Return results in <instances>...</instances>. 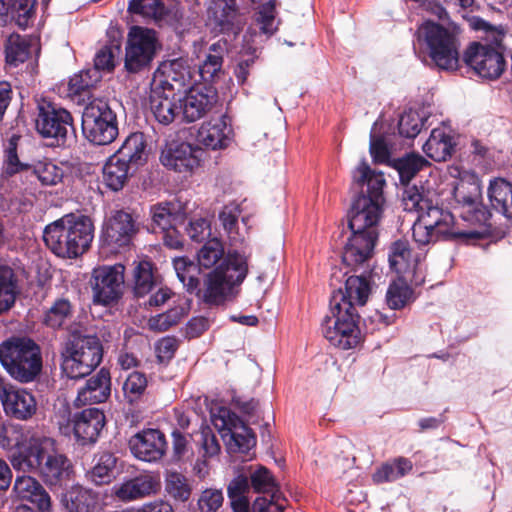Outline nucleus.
Instances as JSON below:
<instances>
[{
  "instance_id": "nucleus-1",
  "label": "nucleus",
  "mask_w": 512,
  "mask_h": 512,
  "mask_svg": "<svg viewBox=\"0 0 512 512\" xmlns=\"http://www.w3.org/2000/svg\"><path fill=\"white\" fill-rule=\"evenodd\" d=\"M371 289L369 275L364 270L361 275L347 278L344 291L339 289L333 293L330 315L322 322V333L331 345L348 350L359 344L361 334L355 305H365Z\"/></svg>"
},
{
  "instance_id": "nucleus-2",
  "label": "nucleus",
  "mask_w": 512,
  "mask_h": 512,
  "mask_svg": "<svg viewBox=\"0 0 512 512\" xmlns=\"http://www.w3.org/2000/svg\"><path fill=\"white\" fill-rule=\"evenodd\" d=\"M201 268L209 269L220 264L209 272L204 279L202 300L209 305H222L232 296L235 286L241 284L248 272L245 256L229 253L224 258V248L220 240H208L197 254Z\"/></svg>"
},
{
  "instance_id": "nucleus-3",
  "label": "nucleus",
  "mask_w": 512,
  "mask_h": 512,
  "mask_svg": "<svg viewBox=\"0 0 512 512\" xmlns=\"http://www.w3.org/2000/svg\"><path fill=\"white\" fill-rule=\"evenodd\" d=\"M435 194L424 187H406L402 196V205L407 212H416L417 219L412 226L414 241L426 246L439 240L470 238L471 233L457 230L454 216L433 203Z\"/></svg>"
},
{
  "instance_id": "nucleus-4",
  "label": "nucleus",
  "mask_w": 512,
  "mask_h": 512,
  "mask_svg": "<svg viewBox=\"0 0 512 512\" xmlns=\"http://www.w3.org/2000/svg\"><path fill=\"white\" fill-rule=\"evenodd\" d=\"M10 460L14 469L38 473L49 485L67 480L71 471L70 460L57 450L50 437H32Z\"/></svg>"
},
{
  "instance_id": "nucleus-5",
  "label": "nucleus",
  "mask_w": 512,
  "mask_h": 512,
  "mask_svg": "<svg viewBox=\"0 0 512 512\" xmlns=\"http://www.w3.org/2000/svg\"><path fill=\"white\" fill-rule=\"evenodd\" d=\"M353 181L359 185L366 183L367 189L353 201L349 212V228L352 232L378 236L377 226L382 217L385 202L383 174L372 171L363 160L353 172Z\"/></svg>"
},
{
  "instance_id": "nucleus-6",
  "label": "nucleus",
  "mask_w": 512,
  "mask_h": 512,
  "mask_svg": "<svg viewBox=\"0 0 512 512\" xmlns=\"http://www.w3.org/2000/svg\"><path fill=\"white\" fill-rule=\"evenodd\" d=\"M93 237V223L83 215L67 214L48 224L43 231L45 245L61 258L82 255L90 247Z\"/></svg>"
},
{
  "instance_id": "nucleus-7",
  "label": "nucleus",
  "mask_w": 512,
  "mask_h": 512,
  "mask_svg": "<svg viewBox=\"0 0 512 512\" xmlns=\"http://www.w3.org/2000/svg\"><path fill=\"white\" fill-rule=\"evenodd\" d=\"M474 27L483 30L485 36L473 42L466 50L464 60L475 73L488 80L498 79L507 67L503 40L506 32L502 26L494 27L482 19H475Z\"/></svg>"
},
{
  "instance_id": "nucleus-8",
  "label": "nucleus",
  "mask_w": 512,
  "mask_h": 512,
  "mask_svg": "<svg viewBox=\"0 0 512 512\" xmlns=\"http://www.w3.org/2000/svg\"><path fill=\"white\" fill-rule=\"evenodd\" d=\"M103 347L95 335H73L61 350V369L70 379H81L101 363Z\"/></svg>"
},
{
  "instance_id": "nucleus-9",
  "label": "nucleus",
  "mask_w": 512,
  "mask_h": 512,
  "mask_svg": "<svg viewBox=\"0 0 512 512\" xmlns=\"http://www.w3.org/2000/svg\"><path fill=\"white\" fill-rule=\"evenodd\" d=\"M0 362L14 379L28 383L42 368L39 346L28 338H12L0 345Z\"/></svg>"
},
{
  "instance_id": "nucleus-10",
  "label": "nucleus",
  "mask_w": 512,
  "mask_h": 512,
  "mask_svg": "<svg viewBox=\"0 0 512 512\" xmlns=\"http://www.w3.org/2000/svg\"><path fill=\"white\" fill-rule=\"evenodd\" d=\"M82 131L95 145H108L118 136V121L110 105L101 99L91 101L82 113Z\"/></svg>"
},
{
  "instance_id": "nucleus-11",
  "label": "nucleus",
  "mask_w": 512,
  "mask_h": 512,
  "mask_svg": "<svg viewBox=\"0 0 512 512\" xmlns=\"http://www.w3.org/2000/svg\"><path fill=\"white\" fill-rule=\"evenodd\" d=\"M418 34L426 42L432 60L440 69L453 71L458 68V42L452 33L439 24L427 21L419 28Z\"/></svg>"
},
{
  "instance_id": "nucleus-12",
  "label": "nucleus",
  "mask_w": 512,
  "mask_h": 512,
  "mask_svg": "<svg viewBox=\"0 0 512 512\" xmlns=\"http://www.w3.org/2000/svg\"><path fill=\"white\" fill-rule=\"evenodd\" d=\"M160 44L154 30L134 26L128 33L125 47V68L137 73L149 67Z\"/></svg>"
},
{
  "instance_id": "nucleus-13",
  "label": "nucleus",
  "mask_w": 512,
  "mask_h": 512,
  "mask_svg": "<svg viewBox=\"0 0 512 512\" xmlns=\"http://www.w3.org/2000/svg\"><path fill=\"white\" fill-rule=\"evenodd\" d=\"M215 427L221 432V436L230 453H248L256 445V436L253 431L229 409L221 408L214 415Z\"/></svg>"
},
{
  "instance_id": "nucleus-14",
  "label": "nucleus",
  "mask_w": 512,
  "mask_h": 512,
  "mask_svg": "<svg viewBox=\"0 0 512 512\" xmlns=\"http://www.w3.org/2000/svg\"><path fill=\"white\" fill-rule=\"evenodd\" d=\"M124 271L121 264L103 265L93 269L90 280L95 303L108 305L118 301L124 290Z\"/></svg>"
},
{
  "instance_id": "nucleus-15",
  "label": "nucleus",
  "mask_w": 512,
  "mask_h": 512,
  "mask_svg": "<svg viewBox=\"0 0 512 512\" xmlns=\"http://www.w3.org/2000/svg\"><path fill=\"white\" fill-rule=\"evenodd\" d=\"M37 109L38 114L35 119L37 132L43 138H52L58 144L63 143L68 132L73 130V118L70 112L50 102L38 104Z\"/></svg>"
},
{
  "instance_id": "nucleus-16",
  "label": "nucleus",
  "mask_w": 512,
  "mask_h": 512,
  "mask_svg": "<svg viewBox=\"0 0 512 512\" xmlns=\"http://www.w3.org/2000/svg\"><path fill=\"white\" fill-rule=\"evenodd\" d=\"M161 489L158 473L146 471L125 479L113 487V495L120 501L129 503L156 495Z\"/></svg>"
},
{
  "instance_id": "nucleus-17",
  "label": "nucleus",
  "mask_w": 512,
  "mask_h": 512,
  "mask_svg": "<svg viewBox=\"0 0 512 512\" xmlns=\"http://www.w3.org/2000/svg\"><path fill=\"white\" fill-rule=\"evenodd\" d=\"M132 455L143 462L157 463L167 451L165 435L158 429H144L130 437L128 441Z\"/></svg>"
},
{
  "instance_id": "nucleus-18",
  "label": "nucleus",
  "mask_w": 512,
  "mask_h": 512,
  "mask_svg": "<svg viewBox=\"0 0 512 512\" xmlns=\"http://www.w3.org/2000/svg\"><path fill=\"white\" fill-rule=\"evenodd\" d=\"M198 147L186 142L172 141L161 151L160 162L163 166L179 173H188L199 166Z\"/></svg>"
},
{
  "instance_id": "nucleus-19",
  "label": "nucleus",
  "mask_w": 512,
  "mask_h": 512,
  "mask_svg": "<svg viewBox=\"0 0 512 512\" xmlns=\"http://www.w3.org/2000/svg\"><path fill=\"white\" fill-rule=\"evenodd\" d=\"M377 237L369 233L352 232L342 253L343 263L353 270L369 268Z\"/></svg>"
},
{
  "instance_id": "nucleus-20",
  "label": "nucleus",
  "mask_w": 512,
  "mask_h": 512,
  "mask_svg": "<svg viewBox=\"0 0 512 512\" xmlns=\"http://www.w3.org/2000/svg\"><path fill=\"white\" fill-rule=\"evenodd\" d=\"M137 229L132 215L126 211H117L106 223L102 241L111 251H117L130 244Z\"/></svg>"
},
{
  "instance_id": "nucleus-21",
  "label": "nucleus",
  "mask_w": 512,
  "mask_h": 512,
  "mask_svg": "<svg viewBox=\"0 0 512 512\" xmlns=\"http://www.w3.org/2000/svg\"><path fill=\"white\" fill-rule=\"evenodd\" d=\"M215 102L216 92L208 86L193 87L182 98L178 99L183 120L188 123L205 116Z\"/></svg>"
},
{
  "instance_id": "nucleus-22",
  "label": "nucleus",
  "mask_w": 512,
  "mask_h": 512,
  "mask_svg": "<svg viewBox=\"0 0 512 512\" xmlns=\"http://www.w3.org/2000/svg\"><path fill=\"white\" fill-rule=\"evenodd\" d=\"M0 399L5 413L19 420L31 418L37 409V403L32 393L12 385L2 388Z\"/></svg>"
},
{
  "instance_id": "nucleus-23",
  "label": "nucleus",
  "mask_w": 512,
  "mask_h": 512,
  "mask_svg": "<svg viewBox=\"0 0 512 512\" xmlns=\"http://www.w3.org/2000/svg\"><path fill=\"white\" fill-rule=\"evenodd\" d=\"M74 436L81 445L95 443L105 425V415L98 408H87L72 418Z\"/></svg>"
},
{
  "instance_id": "nucleus-24",
  "label": "nucleus",
  "mask_w": 512,
  "mask_h": 512,
  "mask_svg": "<svg viewBox=\"0 0 512 512\" xmlns=\"http://www.w3.org/2000/svg\"><path fill=\"white\" fill-rule=\"evenodd\" d=\"M232 138V125L226 115L202 123L197 134V141L211 150L227 148Z\"/></svg>"
},
{
  "instance_id": "nucleus-25",
  "label": "nucleus",
  "mask_w": 512,
  "mask_h": 512,
  "mask_svg": "<svg viewBox=\"0 0 512 512\" xmlns=\"http://www.w3.org/2000/svg\"><path fill=\"white\" fill-rule=\"evenodd\" d=\"M111 394V377L107 369L101 368L98 373L86 381L79 389L75 399L76 406L105 402Z\"/></svg>"
},
{
  "instance_id": "nucleus-26",
  "label": "nucleus",
  "mask_w": 512,
  "mask_h": 512,
  "mask_svg": "<svg viewBox=\"0 0 512 512\" xmlns=\"http://www.w3.org/2000/svg\"><path fill=\"white\" fill-rule=\"evenodd\" d=\"M62 503L68 512H101V495L80 485H74L62 497Z\"/></svg>"
},
{
  "instance_id": "nucleus-27",
  "label": "nucleus",
  "mask_w": 512,
  "mask_h": 512,
  "mask_svg": "<svg viewBox=\"0 0 512 512\" xmlns=\"http://www.w3.org/2000/svg\"><path fill=\"white\" fill-rule=\"evenodd\" d=\"M13 491L24 501L33 504L41 512H50L51 499L44 487L31 476H18Z\"/></svg>"
},
{
  "instance_id": "nucleus-28",
  "label": "nucleus",
  "mask_w": 512,
  "mask_h": 512,
  "mask_svg": "<svg viewBox=\"0 0 512 512\" xmlns=\"http://www.w3.org/2000/svg\"><path fill=\"white\" fill-rule=\"evenodd\" d=\"M453 197L455 201L468 208V212L473 211L478 221L481 218L486 219V212L478 210V198L480 196V186L477 179L473 176L460 178L453 182Z\"/></svg>"
},
{
  "instance_id": "nucleus-29",
  "label": "nucleus",
  "mask_w": 512,
  "mask_h": 512,
  "mask_svg": "<svg viewBox=\"0 0 512 512\" xmlns=\"http://www.w3.org/2000/svg\"><path fill=\"white\" fill-rule=\"evenodd\" d=\"M388 261L391 269L402 277L414 273L418 265V259L412 255L406 240H397L391 244Z\"/></svg>"
},
{
  "instance_id": "nucleus-30",
  "label": "nucleus",
  "mask_w": 512,
  "mask_h": 512,
  "mask_svg": "<svg viewBox=\"0 0 512 512\" xmlns=\"http://www.w3.org/2000/svg\"><path fill=\"white\" fill-rule=\"evenodd\" d=\"M4 61L9 68H17L31 55L30 40L18 33H11L3 42Z\"/></svg>"
},
{
  "instance_id": "nucleus-31",
  "label": "nucleus",
  "mask_w": 512,
  "mask_h": 512,
  "mask_svg": "<svg viewBox=\"0 0 512 512\" xmlns=\"http://www.w3.org/2000/svg\"><path fill=\"white\" fill-rule=\"evenodd\" d=\"M452 136L444 128H434L423 145L424 153L434 161H446L454 150Z\"/></svg>"
},
{
  "instance_id": "nucleus-32",
  "label": "nucleus",
  "mask_w": 512,
  "mask_h": 512,
  "mask_svg": "<svg viewBox=\"0 0 512 512\" xmlns=\"http://www.w3.org/2000/svg\"><path fill=\"white\" fill-rule=\"evenodd\" d=\"M175 96L164 94L159 88H151L150 105L155 119L163 124L169 125L180 113L179 105L174 101Z\"/></svg>"
},
{
  "instance_id": "nucleus-33",
  "label": "nucleus",
  "mask_w": 512,
  "mask_h": 512,
  "mask_svg": "<svg viewBox=\"0 0 512 512\" xmlns=\"http://www.w3.org/2000/svg\"><path fill=\"white\" fill-rule=\"evenodd\" d=\"M113 156L130 167L143 165L146 162V142L143 133L130 134Z\"/></svg>"
},
{
  "instance_id": "nucleus-34",
  "label": "nucleus",
  "mask_w": 512,
  "mask_h": 512,
  "mask_svg": "<svg viewBox=\"0 0 512 512\" xmlns=\"http://www.w3.org/2000/svg\"><path fill=\"white\" fill-rule=\"evenodd\" d=\"M488 197L494 210L512 219V185L502 178L490 181Z\"/></svg>"
},
{
  "instance_id": "nucleus-35",
  "label": "nucleus",
  "mask_w": 512,
  "mask_h": 512,
  "mask_svg": "<svg viewBox=\"0 0 512 512\" xmlns=\"http://www.w3.org/2000/svg\"><path fill=\"white\" fill-rule=\"evenodd\" d=\"M159 286L153 265L149 261H140L133 269V292L137 298L144 297Z\"/></svg>"
},
{
  "instance_id": "nucleus-36",
  "label": "nucleus",
  "mask_w": 512,
  "mask_h": 512,
  "mask_svg": "<svg viewBox=\"0 0 512 512\" xmlns=\"http://www.w3.org/2000/svg\"><path fill=\"white\" fill-rule=\"evenodd\" d=\"M226 42L217 41L213 43L206 54L205 60L199 66V73L205 82H210L221 71L223 56L226 52Z\"/></svg>"
},
{
  "instance_id": "nucleus-37",
  "label": "nucleus",
  "mask_w": 512,
  "mask_h": 512,
  "mask_svg": "<svg viewBox=\"0 0 512 512\" xmlns=\"http://www.w3.org/2000/svg\"><path fill=\"white\" fill-rule=\"evenodd\" d=\"M130 166L115 156H111L103 167V181L105 185L113 190H121L127 179Z\"/></svg>"
},
{
  "instance_id": "nucleus-38",
  "label": "nucleus",
  "mask_w": 512,
  "mask_h": 512,
  "mask_svg": "<svg viewBox=\"0 0 512 512\" xmlns=\"http://www.w3.org/2000/svg\"><path fill=\"white\" fill-rule=\"evenodd\" d=\"M127 10L130 14L145 19L161 22L168 14V9L161 0H130Z\"/></svg>"
},
{
  "instance_id": "nucleus-39",
  "label": "nucleus",
  "mask_w": 512,
  "mask_h": 512,
  "mask_svg": "<svg viewBox=\"0 0 512 512\" xmlns=\"http://www.w3.org/2000/svg\"><path fill=\"white\" fill-rule=\"evenodd\" d=\"M73 317V306L66 298H57L44 314L43 323L53 329L68 324Z\"/></svg>"
},
{
  "instance_id": "nucleus-40",
  "label": "nucleus",
  "mask_w": 512,
  "mask_h": 512,
  "mask_svg": "<svg viewBox=\"0 0 512 512\" xmlns=\"http://www.w3.org/2000/svg\"><path fill=\"white\" fill-rule=\"evenodd\" d=\"M150 216L154 232L166 231L174 227L179 218L176 205L171 202H161L152 205L150 208Z\"/></svg>"
},
{
  "instance_id": "nucleus-41",
  "label": "nucleus",
  "mask_w": 512,
  "mask_h": 512,
  "mask_svg": "<svg viewBox=\"0 0 512 512\" xmlns=\"http://www.w3.org/2000/svg\"><path fill=\"white\" fill-rule=\"evenodd\" d=\"M176 275L186 290L190 293L200 295L199 279L197 277V266L187 257H178L173 260Z\"/></svg>"
},
{
  "instance_id": "nucleus-42",
  "label": "nucleus",
  "mask_w": 512,
  "mask_h": 512,
  "mask_svg": "<svg viewBox=\"0 0 512 512\" xmlns=\"http://www.w3.org/2000/svg\"><path fill=\"white\" fill-rule=\"evenodd\" d=\"M240 208L238 205H226L219 213V220L226 234L232 243L243 242L245 239V230L239 227Z\"/></svg>"
},
{
  "instance_id": "nucleus-43",
  "label": "nucleus",
  "mask_w": 512,
  "mask_h": 512,
  "mask_svg": "<svg viewBox=\"0 0 512 512\" xmlns=\"http://www.w3.org/2000/svg\"><path fill=\"white\" fill-rule=\"evenodd\" d=\"M166 493L177 502L190 499L192 488L185 475L177 471H167L164 479Z\"/></svg>"
},
{
  "instance_id": "nucleus-44",
  "label": "nucleus",
  "mask_w": 512,
  "mask_h": 512,
  "mask_svg": "<svg viewBox=\"0 0 512 512\" xmlns=\"http://www.w3.org/2000/svg\"><path fill=\"white\" fill-rule=\"evenodd\" d=\"M17 284L12 268L0 265V313L8 311L15 303Z\"/></svg>"
},
{
  "instance_id": "nucleus-45",
  "label": "nucleus",
  "mask_w": 512,
  "mask_h": 512,
  "mask_svg": "<svg viewBox=\"0 0 512 512\" xmlns=\"http://www.w3.org/2000/svg\"><path fill=\"white\" fill-rule=\"evenodd\" d=\"M410 460L400 457L395 459L393 463H385L381 465L373 474L375 483L393 482L408 474L412 470Z\"/></svg>"
},
{
  "instance_id": "nucleus-46",
  "label": "nucleus",
  "mask_w": 512,
  "mask_h": 512,
  "mask_svg": "<svg viewBox=\"0 0 512 512\" xmlns=\"http://www.w3.org/2000/svg\"><path fill=\"white\" fill-rule=\"evenodd\" d=\"M117 457L111 452H103L97 458L93 468L87 473L89 480L96 485L108 483L116 468Z\"/></svg>"
},
{
  "instance_id": "nucleus-47",
  "label": "nucleus",
  "mask_w": 512,
  "mask_h": 512,
  "mask_svg": "<svg viewBox=\"0 0 512 512\" xmlns=\"http://www.w3.org/2000/svg\"><path fill=\"white\" fill-rule=\"evenodd\" d=\"M102 79V74L97 69H85L73 75L68 84L71 96H81L95 87Z\"/></svg>"
},
{
  "instance_id": "nucleus-48",
  "label": "nucleus",
  "mask_w": 512,
  "mask_h": 512,
  "mask_svg": "<svg viewBox=\"0 0 512 512\" xmlns=\"http://www.w3.org/2000/svg\"><path fill=\"white\" fill-rule=\"evenodd\" d=\"M412 298L413 290L403 277H399L398 280L392 282L386 293L387 305L393 310L402 309L412 301Z\"/></svg>"
},
{
  "instance_id": "nucleus-49",
  "label": "nucleus",
  "mask_w": 512,
  "mask_h": 512,
  "mask_svg": "<svg viewBox=\"0 0 512 512\" xmlns=\"http://www.w3.org/2000/svg\"><path fill=\"white\" fill-rule=\"evenodd\" d=\"M35 7L36 0H14L9 17L20 29L25 30L34 23Z\"/></svg>"
},
{
  "instance_id": "nucleus-50",
  "label": "nucleus",
  "mask_w": 512,
  "mask_h": 512,
  "mask_svg": "<svg viewBox=\"0 0 512 512\" xmlns=\"http://www.w3.org/2000/svg\"><path fill=\"white\" fill-rule=\"evenodd\" d=\"M250 486L257 493H275L276 483L270 471L264 466L249 467Z\"/></svg>"
},
{
  "instance_id": "nucleus-51",
  "label": "nucleus",
  "mask_w": 512,
  "mask_h": 512,
  "mask_svg": "<svg viewBox=\"0 0 512 512\" xmlns=\"http://www.w3.org/2000/svg\"><path fill=\"white\" fill-rule=\"evenodd\" d=\"M428 164L427 160L419 154H409L398 160L396 167L399 173L400 181L408 183L417 172Z\"/></svg>"
},
{
  "instance_id": "nucleus-52",
  "label": "nucleus",
  "mask_w": 512,
  "mask_h": 512,
  "mask_svg": "<svg viewBox=\"0 0 512 512\" xmlns=\"http://www.w3.org/2000/svg\"><path fill=\"white\" fill-rule=\"evenodd\" d=\"M426 119L417 111H405L399 119L398 129L401 136L407 138L416 137L422 130Z\"/></svg>"
},
{
  "instance_id": "nucleus-53",
  "label": "nucleus",
  "mask_w": 512,
  "mask_h": 512,
  "mask_svg": "<svg viewBox=\"0 0 512 512\" xmlns=\"http://www.w3.org/2000/svg\"><path fill=\"white\" fill-rule=\"evenodd\" d=\"M147 387L146 376L141 372H131L123 383V393L129 403L138 400Z\"/></svg>"
},
{
  "instance_id": "nucleus-54",
  "label": "nucleus",
  "mask_w": 512,
  "mask_h": 512,
  "mask_svg": "<svg viewBox=\"0 0 512 512\" xmlns=\"http://www.w3.org/2000/svg\"><path fill=\"white\" fill-rule=\"evenodd\" d=\"M183 308H173L165 313L153 316L148 321V327L152 331L164 332L176 325L183 317Z\"/></svg>"
},
{
  "instance_id": "nucleus-55",
  "label": "nucleus",
  "mask_w": 512,
  "mask_h": 512,
  "mask_svg": "<svg viewBox=\"0 0 512 512\" xmlns=\"http://www.w3.org/2000/svg\"><path fill=\"white\" fill-rule=\"evenodd\" d=\"M223 502L224 496L221 489L207 488L201 492L197 505L200 512H217Z\"/></svg>"
},
{
  "instance_id": "nucleus-56",
  "label": "nucleus",
  "mask_w": 512,
  "mask_h": 512,
  "mask_svg": "<svg viewBox=\"0 0 512 512\" xmlns=\"http://www.w3.org/2000/svg\"><path fill=\"white\" fill-rule=\"evenodd\" d=\"M256 21L264 34L272 35L277 30L274 1L270 0L259 7Z\"/></svg>"
},
{
  "instance_id": "nucleus-57",
  "label": "nucleus",
  "mask_w": 512,
  "mask_h": 512,
  "mask_svg": "<svg viewBox=\"0 0 512 512\" xmlns=\"http://www.w3.org/2000/svg\"><path fill=\"white\" fill-rule=\"evenodd\" d=\"M38 179L44 185H56L63 178V170L52 162H40L35 167Z\"/></svg>"
},
{
  "instance_id": "nucleus-58",
  "label": "nucleus",
  "mask_w": 512,
  "mask_h": 512,
  "mask_svg": "<svg viewBox=\"0 0 512 512\" xmlns=\"http://www.w3.org/2000/svg\"><path fill=\"white\" fill-rule=\"evenodd\" d=\"M151 88H159L168 96H175L176 92H180L183 88H178V80L171 73L162 71V66L154 75Z\"/></svg>"
},
{
  "instance_id": "nucleus-59",
  "label": "nucleus",
  "mask_w": 512,
  "mask_h": 512,
  "mask_svg": "<svg viewBox=\"0 0 512 512\" xmlns=\"http://www.w3.org/2000/svg\"><path fill=\"white\" fill-rule=\"evenodd\" d=\"M118 46H103L98 50L94 57V66L91 69H97L100 73L102 71H111L115 66V51H118Z\"/></svg>"
},
{
  "instance_id": "nucleus-60",
  "label": "nucleus",
  "mask_w": 512,
  "mask_h": 512,
  "mask_svg": "<svg viewBox=\"0 0 512 512\" xmlns=\"http://www.w3.org/2000/svg\"><path fill=\"white\" fill-rule=\"evenodd\" d=\"M17 141L18 137L13 136L8 141L5 147L4 163L8 174H14L23 169V164L20 162L17 155Z\"/></svg>"
},
{
  "instance_id": "nucleus-61",
  "label": "nucleus",
  "mask_w": 512,
  "mask_h": 512,
  "mask_svg": "<svg viewBox=\"0 0 512 512\" xmlns=\"http://www.w3.org/2000/svg\"><path fill=\"white\" fill-rule=\"evenodd\" d=\"M162 71H167L177 78L178 88H184L190 79L189 69L182 59L163 64Z\"/></svg>"
},
{
  "instance_id": "nucleus-62",
  "label": "nucleus",
  "mask_w": 512,
  "mask_h": 512,
  "mask_svg": "<svg viewBox=\"0 0 512 512\" xmlns=\"http://www.w3.org/2000/svg\"><path fill=\"white\" fill-rule=\"evenodd\" d=\"M253 512H283L284 505L281 502L280 495L275 492L272 493L271 498L258 497L252 506Z\"/></svg>"
},
{
  "instance_id": "nucleus-63",
  "label": "nucleus",
  "mask_w": 512,
  "mask_h": 512,
  "mask_svg": "<svg viewBox=\"0 0 512 512\" xmlns=\"http://www.w3.org/2000/svg\"><path fill=\"white\" fill-rule=\"evenodd\" d=\"M186 232L191 240L195 242H202L210 235V224L205 218L192 219Z\"/></svg>"
},
{
  "instance_id": "nucleus-64",
  "label": "nucleus",
  "mask_w": 512,
  "mask_h": 512,
  "mask_svg": "<svg viewBox=\"0 0 512 512\" xmlns=\"http://www.w3.org/2000/svg\"><path fill=\"white\" fill-rule=\"evenodd\" d=\"M178 348L175 337L166 336L156 343V352L160 361L170 360Z\"/></svg>"
}]
</instances>
